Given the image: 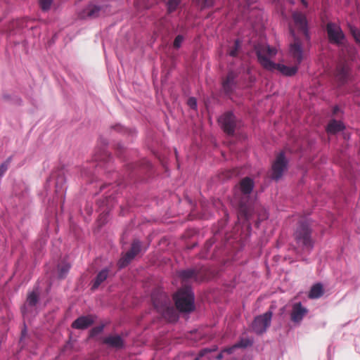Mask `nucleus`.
<instances>
[{"label": "nucleus", "instance_id": "nucleus-35", "mask_svg": "<svg viewBox=\"0 0 360 360\" xmlns=\"http://www.w3.org/2000/svg\"><path fill=\"white\" fill-rule=\"evenodd\" d=\"M103 329V326H97V327H95L91 331V335L93 336V335H97L100 333L102 332Z\"/></svg>", "mask_w": 360, "mask_h": 360}, {"label": "nucleus", "instance_id": "nucleus-27", "mask_svg": "<svg viewBox=\"0 0 360 360\" xmlns=\"http://www.w3.org/2000/svg\"><path fill=\"white\" fill-rule=\"evenodd\" d=\"M39 296L35 292H30L27 298V303L30 307H34L38 302Z\"/></svg>", "mask_w": 360, "mask_h": 360}, {"label": "nucleus", "instance_id": "nucleus-18", "mask_svg": "<svg viewBox=\"0 0 360 360\" xmlns=\"http://www.w3.org/2000/svg\"><path fill=\"white\" fill-rule=\"evenodd\" d=\"M349 75V67L347 63H342L337 65L335 77L341 82L345 83L347 81Z\"/></svg>", "mask_w": 360, "mask_h": 360}, {"label": "nucleus", "instance_id": "nucleus-37", "mask_svg": "<svg viewBox=\"0 0 360 360\" xmlns=\"http://www.w3.org/2000/svg\"><path fill=\"white\" fill-rule=\"evenodd\" d=\"M213 244V242L211 240H207L205 244V248L207 250V251L209 250V249L212 247Z\"/></svg>", "mask_w": 360, "mask_h": 360}, {"label": "nucleus", "instance_id": "nucleus-6", "mask_svg": "<svg viewBox=\"0 0 360 360\" xmlns=\"http://www.w3.org/2000/svg\"><path fill=\"white\" fill-rule=\"evenodd\" d=\"M272 315L273 313L271 311H268L262 315L256 316L251 326L252 330L257 335L265 333L271 325Z\"/></svg>", "mask_w": 360, "mask_h": 360}, {"label": "nucleus", "instance_id": "nucleus-31", "mask_svg": "<svg viewBox=\"0 0 360 360\" xmlns=\"http://www.w3.org/2000/svg\"><path fill=\"white\" fill-rule=\"evenodd\" d=\"M240 212L241 214H243L246 220H249L251 217V213L249 210V208L243 205V203H240Z\"/></svg>", "mask_w": 360, "mask_h": 360}, {"label": "nucleus", "instance_id": "nucleus-3", "mask_svg": "<svg viewBox=\"0 0 360 360\" xmlns=\"http://www.w3.org/2000/svg\"><path fill=\"white\" fill-rule=\"evenodd\" d=\"M176 309L181 312L189 313L195 309L194 294L189 286L180 288L174 295Z\"/></svg>", "mask_w": 360, "mask_h": 360}, {"label": "nucleus", "instance_id": "nucleus-42", "mask_svg": "<svg viewBox=\"0 0 360 360\" xmlns=\"http://www.w3.org/2000/svg\"><path fill=\"white\" fill-rule=\"evenodd\" d=\"M199 356H203V353H202V352H201L199 354Z\"/></svg>", "mask_w": 360, "mask_h": 360}, {"label": "nucleus", "instance_id": "nucleus-4", "mask_svg": "<svg viewBox=\"0 0 360 360\" xmlns=\"http://www.w3.org/2000/svg\"><path fill=\"white\" fill-rule=\"evenodd\" d=\"M311 234L310 225L304 221L299 222L294 236L297 243L301 244L305 248L311 249L313 247Z\"/></svg>", "mask_w": 360, "mask_h": 360}, {"label": "nucleus", "instance_id": "nucleus-24", "mask_svg": "<svg viewBox=\"0 0 360 360\" xmlns=\"http://www.w3.org/2000/svg\"><path fill=\"white\" fill-rule=\"evenodd\" d=\"M70 269V265L68 263L63 262L58 266V276L60 278H64Z\"/></svg>", "mask_w": 360, "mask_h": 360}, {"label": "nucleus", "instance_id": "nucleus-25", "mask_svg": "<svg viewBox=\"0 0 360 360\" xmlns=\"http://www.w3.org/2000/svg\"><path fill=\"white\" fill-rule=\"evenodd\" d=\"M252 345V341L248 339H242L240 341L237 342L233 345V347H231L226 350L228 353H231L233 349L235 348H245Z\"/></svg>", "mask_w": 360, "mask_h": 360}, {"label": "nucleus", "instance_id": "nucleus-13", "mask_svg": "<svg viewBox=\"0 0 360 360\" xmlns=\"http://www.w3.org/2000/svg\"><path fill=\"white\" fill-rule=\"evenodd\" d=\"M238 73L234 70H229L222 80V89L226 94H230L236 89L238 82Z\"/></svg>", "mask_w": 360, "mask_h": 360}, {"label": "nucleus", "instance_id": "nucleus-41", "mask_svg": "<svg viewBox=\"0 0 360 360\" xmlns=\"http://www.w3.org/2000/svg\"><path fill=\"white\" fill-rule=\"evenodd\" d=\"M337 110H338V107H335V108H334V113H336Z\"/></svg>", "mask_w": 360, "mask_h": 360}, {"label": "nucleus", "instance_id": "nucleus-44", "mask_svg": "<svg viewBox=\"0 0 360 360\" xmlns=\"http://www.w3.org/2000/svg\"><path fill=\"white\" fill-rule=\"evenodd\" d=\"M221 355H219V356H218V359H221Z\"/></svg>", "mask_w": 360, "mask_h": 360}, {"label": "nucleus", "instance_id": "nucleus-22", "mask_svg": "<svg viewBox=\"0 0 360 360\" xmlns=\"http://www.w3.org/2000/svg\"><path fill=\"white\" fill-rule=\"evenodd\" d=\"M323 294V288L321 283H318L311 286L308 297L310 299H318Z\"/></svg>", "mask_w": 360, "mask_h": 360}, {"label": "nucleus", "instance_id": "nucleus-23", "mask_svg": "<svg viewBox=\"0 0 360 360\" xmlns=\"http://www.w3.org/2000/svg\"><path fill=\"white\" fill-rule=\"evenodd\" d=\"M241 48V41L239 39L234 41L233 45L229 49V55L232 57H236L238 55Z\"/></svg>", "mask_w": 360, "mask_h": 360}, {"label": "nucleus", "instance_id": "nucleus-10", "mask_svg": "<svg viewBox=\"0 0 360 360\" xmlns=\"http://www.w3.org/2000/svg\"><path fill=\"white\" fill-rule=\"evenodd\" d=\"M141 251V243L139 240H133L131 248L118 261L117 265L122 269L127 266L134 258Z\"/></svg>", "mask_w": 360, "mask_h": 360}, {"label": "nucleus", "instance_id": "nucleus-9", "mask_svg": "<svg viewBox=\"0 0 360 360\" xmlns=\"http://www.w3.org/2000/svg\"><path fill=\"white\" fill-rule=\"evenodd\" d=\"M224 131L228 135H233L238 127V121L231 112H226L219 119Z\"/></svg>", "mask_w": 360, "mask_h": 360}, {"label": "nucleus", "instance_id": "nucleus-5", "mask_svg": "<svg viewBox=\"0 0 360 360\" xmlns=\"http://www.w3.org/2000/svg\"><path fill=\"white\" fill-rule=\"evenodd\" d=\"M290 33L293 38V41L289 46V56L293 60L295 64L300 65L304 59L302 41L291 27L290 28Z\"/></svg>", "mask_w": 360, "mask_h": 360}, {"label": "nucleus", "instance_id": "nucleus-19", "mask_svg": "<svg viewBox=\"0 0 360 360\" xmlns=\"http://www.w3.org/2000/svg\"><path fill=\"white\" fill-rule=\"evenodd\" d=\"M109 272L110 271L107 268H105L100 271L93 281L91 290H95L96 289H97L101 285V284L103 283L108 278L109 276Z\"/></svg>", "mask_w": 360, "mask_h": 360}, {"label": "nucleus", "instance_id": "nucleus-36", "mask_svg": "<svg viewBox=\"0 0 360 360\" xmlns=\"http://www.w3.org/2000/svg\"><path fill=\"white\" fill-rule=\"evenodd\" d=\"M188 105L191 108H195L197 105L196 100L194 98H190L188 101Z\"/></svg>", "mask_w": 360, "mask_h": 360}, {"label": "nucleus", "instance_id": "nucleus-26", "mask_svg": "<svg viewBox=\"0 0 360 360\" xmlns=\"http://www.w3.org/2000/svg\"><path fill=\"white\" fill-rule=\"evenodd\" d=\"M65 178L63 175H58L56 179V193L58 192H63L65 190V187L63 186V184L65 183Z\"/></svg>", "mask_w": 360, "mask_h": 360}, {"label": "nucleus", "instance_id": "nucleus-34", "mask_svg": "<svg viewBox=\"0 0 360 360\" xmlns=\"http://www.w3.org/2000/svg\"><path fill=\"white\" fill-rule=\"evenodd\" d=\"M110 158V155L108 154H107L106 153H104L103 155H96L94 160H95V161L98 162V161L105 160L106 158Z\"/></svg>", "mask_w": 360, "mask_h": 360}, {"label": "nucleus", "instance_id": "nucleus-7", "mask_svg": "<svg viewBox=\"0 0 360 360\" xmlns=\"http://www.w3.org/2000/svg\"><path fill=\"white\" fill-rule=\"evenodd\" d=\"M288 166V160L285 156L284 152L279 153L271 166V177L272 179L278 181L286 170Z\"/></svg>", "mask_w": 360, "mask_h": 360}, {"label": "nucleus", "instance_id": "nucleus-39", "mask_svg": "<svg viewBox=\"0 0 360 360\" xmlns=\"http://www.w3.org/2000/svg\"><path fill=\"white\" fill-rule=\"evenodd\" d=\"M301 3L305 6L307 7L308 6V4L307 2L306 1V0H300Z\"/></svg>", "mask_w": 360, "mask_h": 360}, {"label": "nucleus", "instance_id": "nucleus-29", "mask_svg": "<svg viewBox=\"0 0 360 360\" xmlns=\"http://www.w3.org/2000/svg\"><path fill=\"white\" fill-rule=\"evenodd\" d=\"M12 157L8 158L6 161L0 165V178L2 177L6 172L8 170L10 163L11 162Z\"/></svg>", "mask_w": 360, "mask_h": 360}, {"label": "nucleus", "instance_id": "nucleus-32", "mask_svg": "<svg viewBox=\"0 0 360 360\" xmlns=\"http://www.w3.org/2000/svg\"><path fill=\"white\" fill-rule=\"evenodd\" d=\"M52 2L53 0H39L40 7L44 11L49 10Z\"/></svg>", "mask_w": 360, "mask_h": 360}, {"label": "nucleus", "instance_id": "nucleus-8", "mask_svg": "<svg viewBox=\"0 0 360 360\" xmlns=\"http://www.w3.org/2000/svg\"><path fill=\"white\" fill-rule=\"evenodd\" d=\"M179 278L181 279L182 283H186L190 281L196 282H201L205 278L204 269H188L182 270L178 272Z\"/></svg>", "mask_w": 360, "mask_h": 360}, {"label": "nucleus", "instance_id": "nucleus-40", "mask_svg": "<svg viewBox=\"0 0 360 360\" xmlns=\"http://www.w3.org/2000/svg\"><path fill=\"white\" fill-rule=\"evenodd\" d=\"M122 148L123 147H122V146L120 143L117 144V150H121V149H122Z\"/></svg>", "mask_w": 360, "mask_h": 360}, {"label": "nucleus", "instance_id": "nucleus-15", "mask_svg": "<svg viewBox=\"0 0 360 360\" xmlns=\"http://www.w3.org/2000/svg\"><path fill=\"white\" fill-rule=\"evenodd\" d=\"M94 322V317L91 315L82 316L72 322V327L75 329L84 330L91 326Z\"/></svg>", "mask_w": 360, "mask_h": 360}, {"label": "nucleus", "instance_id": "nucleus-38", "mask_svg": "<svg viewBox=\"0 0 360 360\" xmlns=\"http://www.w3.org/2000/svg\"><path fill=\"white\" fill-rule=\"evenodd\" d=\"M115 129L117 130H118V131H127V129H123V127L120 126V125L115 126Z\"/></svg>", "mask_w": 360, "mask_h": 360}, {"label": "nucleus", "instance_id": "nucleus-1", "mask_svg": "<svg viewBox=\"0 0 360 360\" xmlns=\"http://www.w3.org/2000/svg\"><path fill=\"white\" fill-rule=\"evenodd\" d=\"M255 52L259 64L267 70H278L283 75L292 76L298 70V65L289 67L282 64H276L271 60L277 53V49L269 45L262 44L255 46Z\"/></svg>", "mask_w": 360, "mask_h": 360}, {"label": "nucleus", "instance_id": "nucleus-14", "mask_svg": "<svg viewBox=\"0 0 360 360\" xmlns=\"http://www.w3.org/2000/svg\"><path fill=\"white\" fill-rule=\"evenodd\" d=\"M307 314L308 309L301 302H296L292 306L290 320L294 323L300 324Z\"/></svg>", "mask_w": 360, "mask_h": 360}, {"label": "nucleus", "instance_id": "nucleus-43", "mask_svg": "<svg viewBox=\"0 0 360 360\" xmlns=\"http://www.w3.org/2000/svg\"><path fill=\"white\" fill-rule=\"evenodd\" d=\"M130 133L134 134L135 132L134 131H130Z\"/></svg>", "mask_w": 360, "mask_h": 360}, {"label": "nucleus", "instance_id": "nucleus-30", "mask_svg": "<svg viewBox=\"0 0 360 360\" xmlns=\"http://www.w3.org/2000/svg\"><path fill=\"white\" fill-rule=\"evenodd\" d=\"M181 1L180 0H169L167 3V10L169 13H172L176 10Z\"/></svg>", "mask_w": 360, "mask_h": 360}, {"label": "nucleus", "instance_id": "nucleus-17", "mask_svg": "<svg viewBox=\"0 0 360 360\" xmlns=\"http://www.w3.org/2000/svg\"><path fill=\"white\" fill-rule=\"evenodd\" d=\"M238 188L242 194L250 195L254 188V181L250 177H245L240 181Z\"/></svg>", "mask_w": 360, "mask_h": 360}, {"label": "nucleus", "instance_id": "nucleus-45", "mask_svg": "<svg viewBox=\"0 0 360 360\" xmlns=\"http://www.w3.org/2000/svg\"><path fill=\"white\" fill-rule=\"evenodd\" d=\"M195 360H199V358H198H198H195Z\"/></svg>", "mask_w": 360, "mask_h": 360}, {"label": "nucleus", "instance_id": "nucleus-11", "mask_svg": "<svg viewBox=\"0 0 360 360\" xmlns=\"http://www.w3.org/2000/svg\"><path fill=\"white\" fill-rule=\"evenodd\" d=\"M292 18L297 30L303 33L306 41H309L310 35L306 15L300 11H295L292 14Z\"/></svg>", "mask_w": 360, "mask_h": 360}, {"label": "nucleus", "instance_id": "nucleus-28", "mask_svg": "<svg viewBox=\"0 0 360 360\" xmlns=\"http://www.w3.org/2000/svg\"><path fill=\"white\" fill-rule=\"evenodd\" d=\"M349 29L355 41L360 44V30L358 28L350 25H349Z\"/></svg>", "mask_w": 360, "mask_h": 360}, {"label": "nucleus", "instance_id": "nucleus-20", "mask_svg": "<svg viewBox=\"0 0 360 360\" xmlns=\"http://www.w3.org/2000/svg\"><path fill=\"white\" fill-rule=\"evenodd\" d=\"M103 343L115 348H122L124 342L120 335H110L103 339Z\"/></svg>", "mask_w": 360, "mask_h": 360}, {"label": "nucleus", "instance_id": "nucleus-33", "mask_svg": "<svg viewBox=\"0 0 360 360\" xmlns=\"http://www.w3.org/2000/svg\"><path fill=\"white\" fill-rule=\"evenodd\" d=\"M184 41V37L182 35H177L175 39H174V43H173V46L174 48L178 49L179 48H180V46H181V44Z\"/></svg>", "mask_w": 360, "mask_h": 360}, {"label": "nucleus", "instance_id": "nucleus-16", "mask_svg": "<svg viewBox=\"0 0 360 360\" xmlns=\"http://www.w3.org/2000/svg\"><path fill=\"white\" fill-rule=\"evenodd\" d=\"M101 7L94 4H89L79 14V16L82 19H93L99 15Z\"/></svg>", "mask_w": 360, "mask_h": 360}, {"label": "nucleus", "instance_id": "nucleus-2", "mask_svg": "<svg viewBox=\"0 0 360 360\" xmlns=\"http://www.w3.org/2000/svg\"><path fill=\"white\" fill-rule=\"evenodd\" d=\"M151 298L154 307L165 319L169 322H174L178 319L177 313L171 305L167 295L160 293L158 296L155 293H153Z\"/></svg>", "mask_w": 360, "mask_h": 360}, {"label": "nucleus", "instance_id": "nucleus-21", "mask_svg": "<svg viewBox=\"0 0 360 360\" xmlns=\"http://www.w3.org/2000/svg\"><path fill=\"white\" fill-rule=\"evenodd\" d=\"M344 129L345 126L342 122L333 120L328 124L326 131L329 134H335Z\"/></svg>", "mask_w": 360, "mask_h": 360}, {"label": "nucleus", "instance_id": "nucleus-12", "mask_svg": "<svg viewBox=\"0 0 360 360\" xmlns=\"http://www.w3.org/2000/svg\"><path fill=\"white\" fill-rule=\"evenodd\" d=\"M326 31L330 42L338 45L342 43L345 34L340 26L333 22H328L326 25Z\"/></svg>", "mask_w": 360, "mask_h": 360}]
</instances>
